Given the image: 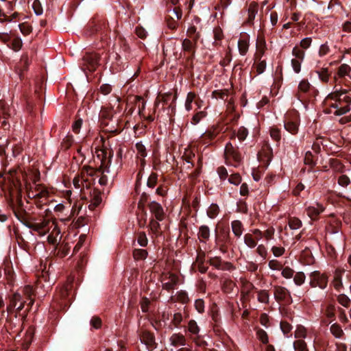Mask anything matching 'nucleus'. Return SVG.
<instances>
[{"instance_id":"1","label":"nucleus","mask_w":351,"mask_h":351,"mask_svg":"<svg viewBox=\"0 0 351 351\" xmlns=\"http://www.w3.org/2000/svg\"><path fill=\"white\" fill-rule=\"evenodd\" d=\"M326 104L331 108L328 113L344 114L350 110L351 92L347 90H335L327 96Z\"/></svg>"},{"instance_id":"2","label":"nucleus","mask_w":351,"mask_h":351,"mask_svg":"<svg viewBox=\"0 0 351 351\" xmlns=\"http://www.w3.org/2000/svg\"><path fill=\"white\" fill-rule=\"evenodd\" d=\"M26 226L36 232L40 237L49 234L47 241L52 245H57L61 240L60 228L54 220L43 219L39 222L28 223Z\"/></svg>"},{"instance_id":"3","label":"nucleus","mask_w":351,"mask_h":351,"mask_svg":"<svg viewBox=\"0 0 351 351\" xmlns=\"http://www.w3.org/2000/svg\"><path fill=\"white\" fill-rule=\"evenodd\" d=\"M34 291L30 285H26L21 289L13 294L10 298V303L7 308L8 312L10 313L12 308H16L19 312L24 306L25 304L28 301V306H32L34 304Z\"/></svg>"},{"instance_id":"4","label":"nucleus","mask_w":351,"mask_h":351,"mask_svg":"<svg viewBox=\"0 0 351 351\" xmlns=\"http://www.w3.org/2000/svg\"><path fill=\"white\" fill-rule=\"evenodd\" d=\"M300 121L299 113L295 110L289 111L285 115L284 128L292 135H295L299 131Z\"/></svg>"},{"instance_id":"5","label":"nucleus","mask_w":351,"mask_h":351,"mask_svg":"<svg viewBox=\"0 0 351 351\" xmlns=\"http://www.w3.org/2000/svg\"><path fill=\"white\" fill-rule=\"evenodd\" d=\"M48 195L49 192L46 188L35 182L27 188V196L29 198L38 199L42 202L46 199Z\"/></svg>"},{"instance_id":"6","label":"nucleus","mask_w":351,"mask_h":351,"mask_svg":"<svg viewBox=\"0 0 351 351\" xmlns=\"http://www.w3.org/2000/svg\"><path fill=\"white\" fill-rule=\"evenodd\" d=\"M328 278L324 274H321L318 271H314L310 274V285L312 287H318L322 289H324L327 287Z\"/></svg>"},{"instance_id":"7","label":"nucleus","mask_w":351,"mask_h":351,"mask_svg":"<svg viewBox=\"0 0 351 351\" xmlns=\"http://www.w3.org/2000/svg\"><path fill=\"white\" fill-rule=\"evenodd\" d=\"M99 60H100V57L97 53H86L83 58L84 65L90 71H94L96 69L97 66L99 64Z\"/></svg>"},{"instance_id":"8","label":"nucleus","mask_w":351,"mask_h":351,"mask_svg":"<svg viewBox=\"0 0 351 351\" xmlns=\"http://www.w3.org/2000/svg\"><path fill=\"white\" fill-rule=\"evenodd\" d=\"M10 32H0V40L3 42L4 43H6L9 47L10 44L8 43L10 42ZM23 45L22 40L19 37L14 38L12 43L10 47L14 50L15 51H19Z\"/></svg>"},{"instance_id":"9","label":"nucleus","mask_w":351,"mask_h":351,"mask_svg":"<svg viewBox=\"0 0 351 351\" xmlns=\"http://www.w3.org/2000/svg\"><path fill=\"white\" fill-rule=\"evenodd\" d=\"M324 209L325 208L322 204L315 202L306 206L305 210L307 215L311 219H315L322 213L324 212Z\"/></svg>"},{"instance_id":"10","label":"nucleus","mask_w":351,"mask_h":351,"mask_svg":"<svg viewBox=\"0 0 351 351\" xmlns=\"http://www.w3.org/2000/svg\"><path fill=\"white\" fill-rule=\"evenodd\" d=\"M178 277L173 274H165L162 280L163 289L170 291L173 289L178 283Z\"/></svg>"},{"instance_id":"11","label":"nucleus","mask_w":351,"mask_h":351,"mask_svg":"<svg viewBox=\"0 0 351 351\" xmlns=\"http://www.w3.org/2000/svg\"><path fill=\"white\" fill-rule=\"evenodd\" d=\"M219 130L218 127L213 126L210 128H209L208 130H206L204 134L202 135V141L203 143L206 145H210L213 143V141L216 138V136L219 133Z\"/></svg>"},{"instance_id":"12","label":"nucleus","mask_w":351,"mask_h":351,"mask_svg":"<svg viewBox=\"0 0 351 351\" xmlns=\"http://www.w3.org/2000/svg\"><path fill=\"white\" fill-rule=\"evenodd\" d=\"M140 339L141 343L146 346L148 350H152L155 348V338L149 332L143 330L140 335Z\"/></svg>"},{"instance_id":"13","label":"nucleus","mask_w":351,"mask_h":351,"mask_svg":"<svg viewBox=\"0 0 351 351\" xmlns=\"http://www.w3.org/2000/svg\"><path fill=\"white\" fill-rule=\"evenodd\" d=\"M224 154L226 160L232 159L236 162L241 161V155L237 152V149L234 147L231 143H228L225 147Z\"/></svg>"},{"instance_id":"14","label":"nucleus","mask_w":351,"mask_h":351,"mask_svg":"<svg viewBox=\"0 0 351 351\" xmlns=\"http://www.w3.org/2000/svg\"><path fill=\"white\" fill-rule=\"evenodd\" d=\"M149 210L158 221H162L164 219V210L161 205L155 202H152L149 205Z\"/></svg>"},{"instance_id":"15","label":"nucleus","mask_w":351,"mask_h":351,"mask_svg":"<svg viewBox=\"0 0 351 351\" xmlns=\"http://www.w3.org/2000/svg\"><path fill=\"white\" fill-rule=\"evenodd\" d=\"M250 37L248 35L242 36L238 40L237 45L240 55L245 56L248 51Z\"/></svg>"},{"instance_id":"16","label":"nucleus","mask_w":351,"mask_h":351,"mask_svg":"<svg viewBox=\"0 0 351 351\" xmlns=\"http://www.w3.org/2000/svg\"><path fill=\"white\" fill-rule=\"evenodd\" d=\"M274 290V297L276 300H285L291 297L289 291L285 287L276 286Z\"/></svg>"},{"instance_id":"17","label":"nucleus","mask_w":351,"mask_h":351,"mask_svg":"<svg viewBox=\"0 0 351 351\" xmlns=\"http://www.w3.org/2000/svg\"><path fill=\"white\" fill-rule=\"evenodd\" d=\"M73 183L75 189L82 191V189L88 188L91 180H88V178H84L80 175H77L73 178Z\"/></svg>"},{"instance_id":"18","label":"nucleus","mask_w":351,"mask_h":351,"mask_svg":"<svg viewBox=\"0 0 351 351\" xmlns=\"http://www.w3.org/2000/svg\"><path fill=\"white\" fill-rule=\"evenodd\" d=\"M266 43L263 38L258 36L256 41V52L254 58L261 60L265 54Z\"/></svg>"},{"instance_id":"19","label":"nucleus","mask_w":351,"mask_h":351,"mask_svg":"<svg viewBox=\"0 0 351 351\" xmlns=\"http://www.w3.org/2000/svg\"><path fill=\"white\" fill-rule=\"evenodd\" d=\"M308 335L313 336L315 335L313 330H308L303 326H298L295 330V337L298 339H305Z\"/></svg>"},{"instance_id":"20","label":"nucleus","mask_w":351,"mask_h":351,"mask_svg":"<svg viewBox=\"0 0 351 351\" xmlns=\"http://www.w3.org/2000/svg\"><path fill=\"white\" fill-rule=\"evenodd\" d=\"M196 42L193 39L185 38L182 43V49L189 53L193 55L195 50Z\"/></svg>"},{"instance_id":"21","label":"nucleus","mask_w":351,"mask_h":351,"mask_svg":"<svg viewBox=\"0 0 351 351\" xmlns=\"http://www.w3.org/2000/svg\"><path fill=\"white\" fill-rule=\"evenodd\" d=\"M171 344L175 347L184 346L186 345L185 337L180 334H173L169 339Z\"/></svg>"},{"instance_id":"22","label":"nucleus","mask_w":351,"mask_h":351,"mask_svg":"<svg viewBox=\"0 0 351 351\" xmlns=\"http://www.w3.org/2000/svg\"><path fill=\"white\" fill-rule=\"evenodd\" d=\"M210 229L207 226H201L199 228L198 237L201 242H206L210 237Z\"/></svg>"},{"instance_id":"23","label":"nucleus","mask_w":351,"mask_h":351,"mask_svg":"<svg viewBox=\"0 0 351 351\" xmlns=\"http://www.w3.org/2000/svg\"><path fill=\"white\" fill-rule=\"evenodd\" d=\"M351 67L346 64H341L337 71V75L339 77H344L346 76H348L351 80Z\"/></svg>"},{"instance_id":"24","label":"nucleus","mask_w":351,"mask_h":351,"mask_svg":"<svg viewBox=\"0 0 351 351\" xmlns=\"http://www.w3.org/2000/svg\"><path fill=\"white\" fill-rule=\"evenodd\" d=\"M116 110L110 106H103L100 110V117L101 118L110 119H112Z\"/></svg>"},{"instance_id":"25","label":"nucleus","mask_w":351,"mask_h":351,"mask_svg":"<svg viewBox=\"0 0 351 351\" xmlns=\"http://www.w3.org/2000/svg\"><path fill=\"white\" fill-rule=\"evenodd\" d=\"M187 328L191 334V337L199 335V328L195 320L191 319L189 322Z\"/></svg>"},{"instance_id":"26","label":"nucleus","mask_w":351,"mask_h":351,"mask_svg":"<svg viewBox=\"0 0 351 351\" xmlns=\"http://www.w3.org/2000/svg\"><path fill=\"white\" fill-rule=\"evenodd\" d=\"M247 134V130L245 127L241 126L239 128L237 132H234L232 133L231 139L235 138V137L237 136L240 141H243L246 138Z\"/></svg>"},{"instance_id":"27","label":"nucleus","mask_w":351,"mask_h":351,"mask_svg":"<svg viewBox=\"0 0 351 351\" xmlns=\"http://www.w3.org/2000/svg\"><path fill=\"white\" fill-rule=\"evenodd\" d=\"M182 12L180 8H174L168 10V19L178 21L182 18Z\"/></svg>"},{"instance_id":"28","label":"nucleus","mask_w":351,"mask_h":351,"mask_svg":"<svg viewBox=\"0 0 351 351\" xmlns=\"http://www.w3.org/2000/svg\"><path fill=\"white\" fill-rule=\"evenodd\" d=\"M232 230L237 237H240L243 234V225L239 220H234L232 222Z\"/></svg>"},{"instance_id":"29","label":"nucleus","mask_w":351,"mask_h":351,"mask_svg":"<svg viewBox=\"0 0 351 351\" xmlns=\"http://www.w3.org/2000/svg\"><path fill=\"white\" fill-rule=\"evenodd\" d=\"M330 331L332 335L336 338H341L344 335V332L341 327L337 324H333L330 327Z\"/></svg>"},{"instance_id":"30","label":"nucleus","mask_w":351,"mask_h":351,"mask_svg":"<svg viewBox=\"0 0 351 351\" xmlns=\"http://www.w3.org/2000/svg\"><path fill=\"white\" fill-rule=\"evenodd\" d=\"M255 60L254 68L258 75L262 74L266 69V60Z\"/></svg>"},{"instance_id":"31","label":"nucleus","mask_w":351,"mask_h":351,"mask_svg":"<svg viewBox=\"0 0 351 351\" xmlns=\"http://www.w3.org/2000/svg\"><path fill=\"white\" fill-rule=\"evenodd\" d=\"M244 243L250 248L253 249L256 247V243L252 237V231L250 230L248 233L244 235Z\"/></svg>"},{"instance_id":"32","label":"nucleus","mask_w":351,"mask_h":351,"mask_svg":"<svg viewBox=\"0 0 351 351\" xmlns=\"http://www.w3.org/2000/svg\"><path fill=\"white\" fill-rule=\"evenodd\" d=\"M256 334L258 339L263 344H267L269 342V337L267 332L262 328H258L256 330Z\"/></svg>"},{"instance_id":"33","label":"nucleus","mask_w":351,"mask_h":351,"mask_svg":"<svg viewBox=\"0 0 351 351\" xmlns=\"http://www.w3.org/2000/svg\"><path fill=\"white\" fill-rule=\"evenodd\" d=\"M257 12H258V9H257L256 5L251 4L248 9V18L247 20V22L249 24H252L253 23V21L254 20L256 15L257 14Z\"/></svg>"},{"instance_id":"34","label":"nucleus","mask_w":351,"mask_h":351,"mask_svg":"<svg viewBox=\"0 0 351 351\" xmlns=\"http://www.w3.org/2000/svg\"><path fill=\"white\" fill-rule=\"evenodd\" d=\"M338 302L346 308H348L351 304L350 298L346 294L341 293L337 296Z\"/></svg>"},{"instance_id":"35","label":"nucleus","mask_w":351,"mask_h":351,"mask_svg":"<svg viewBox=\"0 0 351 351\" xmlns=\"http://www.w3.org/2000/svg\"><path fill=\"white\" fill-rule=\"evenodd\" d=\"M341 275L342 273L341 271H337L335 274L333 286L337 290H339L343 286Z\"/></svg>"},{"instance_id":"36","label":"nucleus","mask_w":351,"mask_h":351,"mask_svg":"<svg viewBox=\"0 0 351 351\" xmlns=\"http://www.w3.org/2000/svg\"><path fill=\"white\" fill-rule=\"evenodd\" d=\"M135 147L138 158H144L147 156L146 148L141 141L136 143Z\"/></svg>"},{"instance_id":"37","label":"nucleus","mask_w":351,"mask_h":351,"mask_svg":"<svg viewBox=\"0 0 351 351\" xmlns=\"http://www.w3.org/2000/svg\"><path fill=\"white\" fill-rule=\"evenodd\" d=\"M95 173V171L93 168L90 167H83L81 169L80 176L89 180V178L93 177Z\"/></svg>"},{"instance_id":"38","label":"nucleus","mask_w":351,"mask_h":351,"mask_svg":"<svg viewBox=\"0 0 351 351\" xmlns=\"http://www.w3.org/2000/svg\"><path fill=\"white\" fill-rule=\"evenodd\" d=\"M269 133L270 136L273 140L276 141L278 143L280 142L281 139V132L280 129L276 127H272L270 128Z\"/></svg>"},{"instance_id":"39","label":"nucleus","mask_w":351,"mask_h":351,"mask_svg":"<svg viewBox=\"0 0 351 351\" xmlns=\"http://www.w3.org/2000/svg\"><path fill=\"white\" fill-rule=\"evenodd\" d=\"M295 351H308L306 342L303 339H299L293 343Z\"/></svg>"},{"instance_id":"40","label":"nucleus","mask_w":351,"mask_h":351,"mask_svg":"<svg viewBox=\"0 0 351 351\" xmlns=\"http://www.w3.org/2000/svg\"><path fill=\"white\" fill-rule=\"evenodd\" d=\"M292 55L294 56V58L299 59L300 61H303L305 53L304 50L300 49L298 46H295L292 50Z\"/></svg>"},{"instance_id":"41","label":"nucleus","mask_w":351,"mask_h":351,"mask_svg":"<svg viewBox=\"0 0 351 351\" xmlns=\"http://www.w3.org/2000/svg\"><path fill=\"white\" fill-rule=\"evenodd\" d=\"M195 98V94L189 92L187 94L186 101H185V108L189 112L192 110V103L193 102L194 99Z\"/></svg>"},{"instance_id":"42","label":"nucleus","mask_w":351,"mask_h":351,"mask_svg":"<svg viewBox=\"0 0 351 351\" xmlns=\"http://www.w3.org/2000/svg\"><path fill=\"white\" fill-rule=\"evenodd\" d=\"M305 279L306 276L301 271L297 272L293 276V281L297 286H301L302 284H304V282H305Z\"/></svg>"},{"instance_id":"43","label":"nucleus","mask_w":351,"mask_h":351,"mask_svg":"<svg viewBox=\"0 0 351 351\" xmlns=\"http://www.w3.org/2000/svg\"><path fill=\"white\" fill-rule=\"evenodd\" d=\"M219 213V206L217 204H212L207 210L208 216L213 219L215 218Z\"/></svg>"},{"instance_id":"44","label":"nucleus","mask_w":351,"mask_h":351,"mask_svg":"<svg viewBox=\"0 0 351 351\" xmlns=\"http://www.w3.org/2000/svg\"><path fill=\"white\" fill-rule=\"evenodd\" d=\"M317 73L322 82L327 83L329 81L330 74L328 73V69H323L319 71H317Z\"/></svg>"},{"instance_id":"45","label":"nucleus","mask_w":351,"mask_h":351,"mask_svg":"<svg viewBox=\"0 0 351 351\" xmlns=\"http://www.w3.org/2000/svg\"><path fill=\"white\" fill-rule=\"evenodd\" d=\"M133 256L136 260H143L147 257V252L145 250L136 249L134 251Z\"/></svg>"},{"instance_id":"46","label":"nucleus","mask_w":351,"mask_h":351,"mask_svg":"<svg viewBox=\"0 0 351 351\" xmlns=\"http://www.w3.org/2000/svg\"><path fill=\"white\" fill-rule=\"evenodd\" d=\"M289 226L292 230H298L302 226V221L298 218L293 217L289 219Z\"/></svg>"},{"instance_id":"47","label":"nucleus","mask_w":351,"mask_h":351,"mask_svg":"<svg viewBox=\"0 0 351 351\" xmlns=\"http://www.w3.org/2000/svg\"><path fill=\"white\" fill-rule=\"evenodd\" d=\"M206 113L204 111L197 112L195 115H193L191 120V124L197 125L202 119H204L206 117Z\"/></svg>"},{"instance_id":"48","label":"nucleus","mask_w":351,"mask_h":351,"mask_svg":"<svg viewBox=\"0 0 351 351\" xmlns=\"http://www.w3.org/2000/svg\"><path fill=\"white\" fill-rule=\"evenodd\" d=\"M311 85L307 80H302L298 85V90L300 93H306L310 90Z\"/></svg>"},{"instance_id":"49","label":"nucleus","mask_w":351,"mask_h":351,"mask_svg":"<svg viewBox=\"0 0 351 351\" xmlns=\"http://www.w3.org/2000/svg\"><path fill=\"white\" fill-rule=\"evenodd\" d=\"M256 252L263 260L267 258V250L263 244L257 245Z\"/></svg>"},{"instance_id":"50","label":"nucleus","mask_w":351,"mask_h":351,"mask_svg":"<svg viewBox=\"0 0 351 351\" xmlns=\"http://www.w3.org/2000/svg\"><path fill=\"white\" fill-rule=\"evenodd\" d=\"M229 183L238 186L241 182V177L239 173H232L228 178Z\"/></svg>"},{"instance_id":"51","label":"nucleus","mask_w":351,"mask_h":351,"mask_svg":"<svg viewBox=\"0 0 351 351\" xmlns=\"http://www.w3.org/2000/svg\"><path fill=\"white\" fill-rule=\"evenodd\" d=\"M269 295L267 291L263 290L258 293V300L261 303L267 304L269 302Z\"/></svg>"},{"instance_id":"52","label":"nucleus","mask_w":351,"mask_h":351,"mask_svg":"<svg viewBox=\"0 0 351 351\" xmlns=\"http://www.w3.org/2000/svg\"><path fill=\"white\" fill-rule=\"evenodd\" d=\"M269 267L272 270L280 271L282 270V264L277 260H271L268 263Z\"/></svg>"},{"instance_id":"53","label":"nucleus","mask_w":351,"mask_h":351,"mask_svg":"<svg viewBox=\"0 0 351 351\" xmlns=\"http://www.w3.org/2000/svg\"><path fill=\"white\" fill-rule=\"evenodd\" d=\"M101 202V198L99 195H95L91 199L90 204L88 205V208L90 210L95 209L97 206H98Z\"/></svg>"},{"instance_id":"54","label":"nucleus","mask_w":351,"mask_h":351,"mask_svg":"<svg viewBox=\"0 0 351 351\" xmlns=\"http://www.w3.org/2000/svg\"><path fill=\"white\" fill-rule=\"evenodd\" d=\"M252 233V237L254 239L255 242L256 243V245H258V241L261 240L263 238L264 234H263V232L260 230L259 229L255 228L251 230Z\"/></svg>"},{"instance_id":"55","label":"nucleus","mask_w":351,"mask_h":351,"mask_svg":"<svg viewBox=\"0 0 351 351\" xmlns=\"http://www.w3.org/2000/svg\"><path fill=\"white\" fill-rule=\"evenodd\" d=\"M281 274L284 278L287 279H290L293 277L294 271L290 267H286L282 269Z\"/></svg>"},{"instance_id":"56","label":"nucleus","mask_w":351,"mask_h":351,"mask_svg":"<svg viewBox=\"0 0 351 351\" xmlns=\"http://www.w3.org/2000/svg\"><path fill=\"white\" fill-rule=\"evenodd\" d=\"M158 176L155 173H152L147 180V185L149 188H153L157 182Z\"/></svg>"},{"instance_id":"57","label":"nucleus","mask_w":351,"mask_h":351,"mask_svg":"<svg viewBox=\"0 0 351 351\" xmlns=\"http://www.w3.org/2000/svg\"><path fill=\"white\" fill-rule=\"evenodd\" d=\"M275 257H280L285 253V248L281 246H273L271 249Z\"/></svg>"},{"instance_id":"58","label":"nucleus","mask_w":351,"mask_h":351,"mask_svg":"<svg viewBox=\"0 0 351 351\" xmlns=\"http://www.w3.org/2000/svg\"><path fill=\"white\" fill-rule=\"evenodd\" d=\"M302 61H300L299 59L293 58L291 60V66L295 73H298L301 71V64Z\"/></svg>"},{"instance_id":"59","label":"nucleus","mask_w":351,"mask_h":351,"mask_svg":"<svg viewBox=\"0 0 351 351\" xmlns=\"http://www.w3.org/2000/svg\"><path fill=\"white\" fill-rule=\"evenodd\" d=\"M217 173L221 180H225L227 178H229L228 172L224 167H219L217 169Z\"/></svg>"},{"instance_id":"60","label":"nucleus","mask_w":351,"mask_h":351,"mask_svg":"<svg viewBox=\"0 0 351 351\" xmlns=\"http://www.w3.org/2000/svg\"><path fill=\"white\" fill-rule=\"evenodd\" d=\"M187 34L191 39L194 40L195 41H197L199 38L198 34L196 33V27L195 26H191L188 28Z\"/></svg>"},{"instance_id":"61","label":"nucleus","mask_w":351,"mask_h":351,"mask_svg":"<svg viewBox=\"0 0 351 351\" xmlns=\"http://www.w3.org/2000/svg\"><path fill=\"white\" fill-rule=\"evenodd\" d=\"M330 47L327 43L321 45L319 49V56L320 57H323L324 56H326L330 52Z\"/></svg>"},{"instance_id":"62","label":"nucleus","mask_w":351,"mask_h":351,"mask_svg":"<svg viewBox=\"0 0 351 351\" xmlns=\"http://www.w3.org/2000/svg\"><path fill=\"white\" fill-rule=\"evenodd\" d=\"M350 183V178L346 175H341L338 178V184L343 187H346Z\"/></svg>"},{"instance_id":"63","label":"nucleus","mask_w":351,"mask_h":351,"mask_svg":"<svg viewBox=\"0 0 351 351\" xmlns=\"http://www.w3.org/2000/svg\"><path fill=\"white\" fill-rule=\"evenodd\" d=\"M32 8L34 10L35 14L37 16H40L43 14V8L38 0H35L32 4Z\"/></svg>"},{"instance_id":"64","label":"nucleus","mask_w":351,"mask_h":351,"mask_svg":"<svg viewBox=\"0 0 351 351\" xmlns=\"http://www.w3.org/2000/svg\"><path fill=\"white\" fill-rule=\"evenodd\" d=\"M160 227V224L158 220H155L154 219H152L149 221V228L150 230L155 234H156L158 231Z\"/></svg>"}]
</instances>
